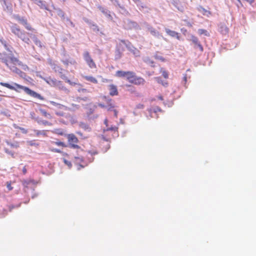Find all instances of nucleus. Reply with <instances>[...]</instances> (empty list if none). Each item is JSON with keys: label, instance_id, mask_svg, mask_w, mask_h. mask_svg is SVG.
I'll list each match as a JSON object with an SVG mask.
<instances>
[{"label": "nucleus", "instance_id": "obj_12", "mask_svg": "<svg viewBox=\"0 0 256 256\" xmlns=\"http://www.w3.org/2000/svg\"><path fill=\"white\" fill-rule=\"evenodd\" d=\"M76 150V152L77 153L78 156H74V158L77 162H83L84 158L82 156V154L84 152V150L81 148L82 150H79L78 148H74Z\"/></svg>", "mask_w": 256, "mask_h": 256}, {"label": "nucleus", "instance_id": "obj_16", "mask_svg": "<svg viewBox=\"0 0 256 256\" xmlns=\"http://www.w3.org/2000/svg\"><path fill=\"white\" fill-rule=\"evenodd\" d=\"M145 80H144L141 78V77H138L136 76L135 78L133 80L132 82V84H136V85H140V84H144Z\"/></svg>", "mask_w": 256, "mask_h": 256}, {"label": "nucleus", "instance_id": "obj_10", "mask_svg": "<svg viewBox=\"0 0 256 256\" xmlns=\"http://www.w3.org/2000/svg\"><path fill=\"white\" fill-rule=\"evenodd\" d=\"M18 20L24 26V28L28 30L31 32H34L36 30L28 22V21L26 19L24 18H20Z\"/></svg>", "mask_w": 256, "mask_h": 256}, {"label": "nucleus", "instance_id": "obj_36", "mask_svg": "<svg viewBox=\"0 0 256 256\" xmlns=\"http://www.w3.org/2000/svg\"><path fill=\"white\" fill-rule=\"evenodd\" d=\"M6 187L8 190H12L13 189V187L12 186L11 182H6Z\"/></svg>", "mask_w": 256, "mask_h": 256}, {"label": "nucleus", "instance_id": "obj_4", "mask_svg": "<svg viewBox=\"0 0 256 256\" xmlns=\"http://www.w3.org/2000/svg\"><path fill=\"white\" fill-rule=\"evenodd\" d=\"M50 103L55 106V108L54 109V113L57 116L66 118L70 117V114H67L66 112V111L69 110V108L66 106L54 101H50Z\"/></svg>", "mask_w": 256, "mask_h": 256}, {"label": "nucleus", "instance_id": "obj_42", "mask_svg": "<svg viewBox=\"0 0 256 256\" xmlns=\"http://www.w3.org/2000/svg\"><path fill=\"white\" fill-rule=\"evenodd\" d=\"M66 82H68V84H70V85H74V84H75L74 83L72 82L70 80H68V78H67L66 80Z\"/></svg>", "mask_w": 256, "mask_h": 256}, {"label": "nucleus", "instance_id": "obj_46", "mask_svg": "<svg viewBox=\"0 0 256 256\" xmlns=\"http://www.w3.org/2000/svg\"><path fill=\"white\" fill-rule=\"evenodd\" d=\"M104 124L106 126V127L108 126V120L106 118L104 120Z\"/></svg>", "mask_w": 256, "mask_h": 256}, {"label": "nucleus", "instance_id": "obj_44", "mask_svg": "<svg viewBox=\"0 0 256 256\" xmlns=\"http://www.w3.org/2000/svg\"><path fill=\"white\" fill-rule=\"evenodd\" d=\"M72 106L76 109H78L80 108V106L78 105L74 104H72Z\"/></svg>", "mask_w": 256, "mask_h": 256}, {"label": "nucleus", "instance_id": "obj_61", "mask_svg": "<svg viewBox=\"0 0 256 256\" xmlns=\"http://www.w3.org/2000/svg\"><path fill=\"white\" fill-rule=\"evenodd\" d=\"M238 1H239L240 0H238Z\"/></svg>", "mask_w": 256, "mask_h": 256}, {"label": "nucleus", "instance_id": "obj_48", "mask_svg": "<svg viewBox=\"0 0 256 256\" xmlns=\"http://www.w3.org/2000/svg\"><path fill=\"white\" fill-rule=\"evenodd\" d=\"M88 152L90 153L92 155H95V154H98V152H96V151H94V152Z\"/></svg>", "mask_w": 256, "mask_h": 256}, {"label": "nucleus", "instance_id": "obj_24", "mask_svg": "<svg viewBox=\"0 0 256 256\" xmlns=\"http://www.w3.org/2000/svg\"><path fill=\"white\" fill-rule=\"evenodd\" d=\"M8 56L7 54L5 52L0 53V60H2V62L5 63L6 61L8 60Z\"/></svg>", "mask_w": 256, "mask_h": 256}, {"label": "nucleus", "instance_id": "obj_7", "mask_svg": "<svg viewBox=\"0 0 256 256\" xmlns=\"http://www.w3.org/2000/svg\"><path fill=\"white\" fill-rule=\"evenodd\" d=\"M120 42L125 44L128 49L133 54L136 56H140V52L136 48L133 46L132 44L128 41L125 40H121Z\"/></svg>", "mask_w": 256, "mask_h": 256}, {"label": "nucleus", "instance_id": "obj_9", "mask_svg": "<svg viewBox=\"0 0 256 256\" xmlns=\"http://www.w3.org/2000/svg\"><path fill=\"white\" fill-rule=\"evenodd\" d=\"M50 64L52 66H53L52 68L56 72L58 71L59 72V73L60 74V77L61 78L64 80H66L68 78L67 76L65 74H62V71H63L64 70L61 67L57 66L54 64H52V63H50Z\"/></svg>", "mask_w": 256, "mask_h": 256}, {"label": "nucleus", "instance_id": "obj_52", "mask_svg": "<svg viewBox=\"0 0 256 256\" xmlns=\"http://www.w3.org/2000/svg\"><path fill=\"white\" fill-rule=\"evenodd\" d=\"M82 92H87V90L86 89V88H82V90H81Z\"/></svg>", "mask_w": 256, "mask_h": 256}, {"label": "nucleus", "instance_id": "obj_53", "mask_svg": "<svg viewBox=\"0 0 256 256\" xmlns=\"http://www.w3.org/2000/svg\"><path fill=\"white\" fill-rule=\"evenodd\" d=\"M58 134L62 136L64 134V133L62 132H60L58 133Z\"/></svg>", "mask_w": 256, "mask_h": 256}, {"label": "nucleus", "instance_id": "obj_33", "mask_svg": "<svg viewBox=\"0 0 256 256\" xmlns=\"http://www.w3.org/2000/svg\"><path fill=\"white\" fill-rule=\"evenodd\" d=\"M40 122L44 126H52V124L46 120H42L40 121Z\"/></svg>", "mask_w": 256, "mask_h": 256}, {"label": "nucleus", "instance_id": "obj_31", "mask_svg": "<svg viewBox=\"0 0 256 256\" xmlns=\"http://www.w3.org/2000/svg\"><path fill=\"white\" fill-rule=\"evenodd\" d=\"M34 132L38 136L40 135L46 136V132L45 130H35Z\"/></svg>", "mask_w": 256, "mask_h": 256}, {"label": "nucleus", "instance_id": "obj_17", "mask_svg": "<svg viewBox=\"0 0 256 256\" xmlns=\"http://www.w3.org/2000/svg\"><path fill=\"white\" fill-rule=\"evenodd\" d=\"M0 1L3 2V4L4 8V10L8 12H12V5L11 3L8 2V0H0Z\"/></svg>", "mask_w": 256, "mask_h": 256}, {"label": "nucleus", "instance_id": "obj_45", "mask_svg": "<svg viewBox=\"0 0 256 256\" xmlns=\"http://www.w3.org/2000/svg\"><path fill=\"white\" fill-rule=\"evenodd\" d=\"M184 81L185 82V83L187 82V76L186 74H185L183 78Z\"/></svg>", "mask_w": 256, "mask_h": 256}, {"label": "nucleus", "instance_id": "obj_49", "mask_svg": "<svg viewBox=\"0 0 256 256\" xmlns=\"http://www.w3.org/2000/svg\"><path fill=\"white\" fill-rule=\"evenodd\" d=\"M22 172H23L24 174H26V167L23 168Z\"/></svg>", "mask_w": 256, "mask_h": 256}, {"label": "nucleus", "instance_id": "obj_26", "mask_svg": "<svg viewBox=\"0 0 256 256\" xmlns=\"http://www.w3.org/2000/svg\"><path fill=\"white\" fill-rule=\"evenodd\" d=\"M148 29L150 34L152 36H156L160 35V32L158 31H157L154 28L151 27L150 28Z\"/></svg>", "mask_w": 256, "mask_h": 256}, {"label": "nucleus", "instance_id": "obj_13", "mask_svg": "<svg viewBox=\"0 0 256 256\" xmlns=\"http://www.w3.org/2000/svg\"><path fill=\"white\" fill-rule=\"evenodd\" d=\"M192 41L195 44L196 46L198 48L201 52H202L204 50L203 47L202 45L200 44V42H199L198 38L194 36H192Z\"/></svg>", "mask_w": 256, "mask_h": 256}, {"label": "nucleus", "instance_id": "obj_54", "mask_svg": "<svg viewBox=\"0 0 256 256\" xmlns=\"http://www.w3.org/2000/svg\"><path fill=\"white\" fill-rule=\"evenodd\" d=\"M86 165H82V164H80L79 166L80 167V168H84L85 166Z\"/></svg>", "mask_w": 256, "mask_h": 256}, {"label": "nucleus", "instance_id": "obj_15", "mask_svg": "<svg viewBox=\"0 0 256 256\" xmlns=\"http://www.w3.org/2000/svg\"><path fill=\"white\" fill-rule=\"evenodd\" d=\"M110 94L112 96L118 95V91L117 87L114 84H110L109 86Z\"/></svg>", "mask_w": 256, "mask_h": 256}, {"label": "nucleus", "instance_id": "obj_37", "mask_svg": "<svg viewBox=\"0 0 256 256\" xmlns=\"http://www.w3.org/2000/svg\"><path fill=\"white\" fill-rule=\"evenodd\" d=\"M50 151L54 152L62 153V152L60 149L52 148L50 149Z\"/></svg>", "mask_w": 256, "mask_h": 256}, {"label": "nucleus", "instance_id": "obj_38", "mask_svg": "<svg viewBox=\"0 0 256 256\" xmlns=\"http://www.w3.org/2000/svg\"><path fill=\"white\" fill-rule=\"evenodd\" d=\"M64 163L66 164L69 168H70L72 166V163L64 159Z\"/></svg>", "mask_w": 256, "mask_h": 256}, {"label": "nucleus", "instance_id": "obj_39", "mask_svg": "<svg viewBox=\"0 0 256 256\" xmlns=\"http://www.w3.org/2000/svg\"><path fill=\"white\" fill-rule=\"evenodd\" d=\"M162 76L166 78H168V73L166 71H163L162 72Z\"/></svg>", "mask_w": 256, "mask_h": 256}, {"label": "nucleus", "instance_id": "obj_6", "mask_svg": "<svg viewBox=\"0 0 256 256\" xmlns=\"http://www.w3.org/2000/svg\"><path fill=\"white\" fill-rule=\"evenodd\" d=\"M66 136L70 148H78L79 150H82L81 147L78 144L79 140L74 134H67Z\"/></svg>", "mask_w": 256, "mask_h": 256}, {"label": "nucleus", "instance_id": "obj_56", "mask_svg": "<svg viewBox=\"0 0 256 256\" xmlns=\"http://www.w3.org/2000/svg\"><path fill=\"white\" fill-rule=\"evenodd\" d=\"M158 98L160 100H163L162 97V96H159Z\"/></svg>", "mask_w": 256, "mask_h": 256}, {"label": "nucleus", "instance_id": "obj_59", "mask_svg": "<svg viewBox=\"0 0 256 256\" xmlns=\"http://www.w3.org/2000/svg\"><path fill=\"white\" fill-rule=\"evenodd\" d=\"M82 100H86V98H82Z\"/></svg>", "mask_w": 256, "mask_h": 256}, {"label": "nucleus", "instance_id": "obj_19", "mask_svg": "<svg viewBox=\"0 0 256 256\" xmlns=\"http://www.w3.org/2000/svg\"><path fill=\"white\" fill-rule=\"evenodd\" d=\"M136 76V74L134 72L131 71H128V74L126 76V80L132 83Z\"/></svg>", "mask_w": 256, "mask_h": 256}, {"label": "nucleus", "instance_id": "obj_8", "mask_svg": "<svg viewBox=\"0 0 256 256\" xmlns=\"http://www.w3.org/2000/svg\"><path fill=\"white\" fill-rule=\"evenodd\" d=\"M84 58L87 64L90 68H96V64L91 58L88 52L86 51L84 53Z\"/></svg>", "mask_w": 256, "mask_h": 256}, {"label": "nucleus", "instance_id": "obj_43", "mask_svg": "<svg viewBox=\"0 0 256 256\" xmlns=\"http://www.w3.org/2000/svg\"><path fill=\"white\" fill-rule=\"evenodd\" d=\"M28 143L29 144V145L32 146L35 145L34 140L28 141Z\"/></svg>", "mask_w": 256, "mask_h": 256}, {"label": "nucleus", "instance_id": "obj_18", "mask_svg": "<svg viewBox=\"0 0 256 256\" xmlns=\"http://www.w3.org/2000/svg\"><path fill=\"white\" fill-rule=\"evenodd\" d=\"M41 114L46 118L52 120L53 118L52 116L49 112H48L45 110L40 109Z\"/></svg>", "mask_w": 256, "mask_h": 256}, {"label": "nucleus", "instance_id": "obj_60", "mask_svg": "<svg viewBox=\"0 0 256 256\" xmlns=\"http://www.w3.org/2000/svg\"><path fill=\"white\" fill-rule=\"evenodd\" d=\"M78 1H80V0H78Z\"/></svg>", "mask_w": 256, "mask_h": 256}, {"label": "nucleus", "instance_id": "obj_5", "mask_svg": "<svg viewBox=\"0 0 256 256\" xmlns=\"http://www.w3.org/2000/svg\"><path fill=\"white\" fill-rule=\"evenodd\" d=\"M102 99L105 102L106 104L104 103L98 102V106L102 108H105L108 111H113L114 116L117 118L118 115V111L114 108L115 106L112 102V100L106 96H102Z\"/></svg>", "mask_w": 256, "mask_h": 256}, {"label": "nucleus", "instance_id": "obj_47", "mask_svg": "<svg viewBox=\"0 0 256 256\" xmlns=\"http://www.w3.org/2000/svg\"><path fill=\"white\" fill-rule=\"evenodd\" d=\"M158 82H160V83H162V84L164 86H166L168 85V83H167V82H162V81H160H160H159V80H158Z\"/></svg>", "mask_w": 256, "mask_h": 256}, {"label": "nucleus", "instance_id": "obj_35", "mask_svg": "<svg viewBox=\"0 0 256 256\" xmlns=\"http://www.w3.org/2000/svg\"><path fill=\"white\" fill-rule=\"evenodd\" d=\"M14 127L16 128L20 129L22 131V132L24 134H26L28 132V130L26 129H25L24 128L19 127L18 126H16L15 124L14 125Z\"/></svg>", "mask_w": 256, "mask_h": 256}, {"label": "nucleus", "instance_id": "obj_20", "mask_svg": "<svg viewBox=\"0 0 256 256\" xmlns=\"http://www.w3.org/2000/svg\"><path fill=\"white\" fill-rule=\"evenodd\" d=\"M84 80L90 82L93 84H98V80L94 76H84Z\"/></svg>", "mask_w": 256, "mask_h": 256}, {"label": "nucleus", "instance_id": "obj_2", "mask_svg": "<svg viewBox=\"0 0 256 256\" xmlns=\"http://www.w3.org/2000/svg\"><path fill=\"white\" fill-rule=\"evenodd\" d=\"M0 85L11 90H14L16 92H18V90H22L26 92V94L30 95L31 96L37 98L40 100H44V98L40 94L30 90L28 87L22 86L14 82L13 86H12L8 83L0 82Z\"/></svg>", "mask_w": 256, "mask_h": 256}, {"label": "nucleus", "instance_id": "obj_28", "mask_svg": "<svg viewBox=\"0 0 256 256\" xmlns=\"http://www.w3.org/2000/svg\"><path fill=\"white\" fill-rule=\"evenodd\" d=\"M106 131L110 130V131H112V132H118V127H117L116 126H108V127H106Z\"/></svg>", "mask_w": 256, "mask_h": 256}, {"label": "nucleus", "instance_id": "obj_51", "mask_svg": "<svg viewBox=\"0 0 256 256\" xmlns=\"http://www.w3.org/2000/svg\"><path fill=\"white\" fill-rule=\"evenodd\" d=\"M118 52V57L116 58H119L121 57L120 53V52Z\"/></svg>", "mask_w": 256, "mask_h": 256}, {"label": "nucleus", "instance_id": "obj_50", "mask_svg": "<svg viewBox=\"0 0 256 256\" xmlns=\"http://www.w3.org/2000/svg\"><path fill=\"white\" fill-rule=\"evenodd\" d=\"M28 184H29V182H26V181H24V182H23V184H24V186H26V185Z\"/></svg>", "mask_w": 256, "mask_h": 256}, {"label": "nucleus", "instance_id": "obj_23", "mask_svg": "<svg viewBox=\"0 0 256 256\" xmlns=\"http://www.w3.org/2000/svg\"><path fill=\"white\" fill-rule=\"evenodd\" d=\"M62 62L66 66H68L69 64L74 65L76 64V62L74 60H62Z\"/></svg>", "mask_w": 256, "mask_h": 256}, {"label": "nucleus", "instance_id": "obj_22", "mask_svg": "<svg viewBox=\"0 0 256 256\" xmlns=\"http://www.w3.org/2000/svg\"><path fill=\"white\" fill-rule=\"evenodd\" d=\"M128 71L118 70L116 72V76L119 78H124L126 76Z\"/></svg>", "mask_w": 256, "mask_h": 256}, {"label": "nucleus", "instance_id": "obj_25", "mask_svg": "<svg viewBox=\"0 0 256 256\" xmlns=\"http://www.w3.org/2000/svg\"><path fill=\"white\" fill-rule=\"evenodd\" d=\"M198 10L201 12L204 15L208 16L211 14L210 12L207 10L202 7H200L198 8Z\"/></svg>", "mask_w": 256, "mask_h": 256}, {"label": "nucleus", "instance_id": "obj_14", "mask_svg": "<svg viewBox=\"0 0 256 256\" xmlns=\"http://www.w3.org/2000/svg\"><path fill=\"white\" fill-rule=\"evenodd\" d=\"M166 33L170 36L174 38H176L178 40L180 39L179 34L175 31L172 30L168 28L165 29Z\"/></svg>", "mask_w": 256, "mask_h": 256}, {"label": "nucleus", "instance_id": "obj_55", "mask_svg": "<svg viewBox=\"0 0 256 256\" xmlns=\"http://www.w3.org/2000/svg\"><path fill=\"white\" fill-rule=\"evenodd\" d=\"M138 108H144V106L142 104H141L140 106H138Z\"/></svg>", "mask_w": 256, "mask_h": 256}, {"label": "nucleus", "instance_id": "obj_40", "mask_svg": "<svg viewBox=\"0 0 256 256\" xmlns=\"http://www.w3.org/2000/svg\"><path fill=\"white\" fill-rule=\"evenodd\" d=\"M5 152L6 153L9 154H10L12 157H14V153L10 152L8 150V149H5Z\"/></svg>", "mask_w": 256, "mask_h": 256}, {"label": "nucleus", "instance_id": "obj_32", "mask_svg": "<svg viewBox=\"0 0 256 256\" xmlns=\"http://www.w3.org/2000/svg\"><path fill=\"white\" fill-rule=\"evenodd\" d=\"M2 44L4 45L5 49L8 51L10 52V48L6 44V42L4 40H0Z\"/></svg>", "mask_w": 256, "mask_h": 256}, {"label": "nucleus", "instance_id": "obj_58", "mask_svg": "<svg viewBox=\"0 0 256 256\" xmlns=\"http://www.w3.org/2000/svg\"><path fill=\"white\" fill-rule=\"evenodd\" d=\"M76 134H79V135L82 136V134L80 132H76Z\"/></svg>", "mask_w": 256, "mask_h": 256}, {"label": "nucleus", "instance_id": "obj_41", "mask_svg": "<svg viewBox=\"0 0 256 256\" xmlns=\"http://www.w3.org/2000/svg\"><path fill=\"white\" fill-rule=\"evenodd\" d=\"M155 58H156V59H159L160 60H161L162 61H164V58L162 57V56H155Z\"/></svg>", "mask_w": 256, "mask_h": 256}, {"label": "nucleus", "instance_id": "obj_29", "mask_svg": "<svg viewBox=\"0 0 256 256\" xmlns=\"http://www.w3.org/2000/svg\"><path fill=\"white\" fill-rule=\"evenodd\" d=\"M54 143L56 146H62V147H64V148H66L67 146L66 144L62 142L56 141V142H54Z\"/></svg>", "mask_w": 256, "mask_h": 256}, {"label": "nucleus", "instance_id": "obj_1", "mask_svg": "<svg viewBox=\"0 0 256 256\" xmlns=\"http://www.w3.org/2000/svg\"><path fill=\"white\" fill-rule=\"evenodd\" d=\"M10 28L12 32L24 43L30 44L31 43L30 40L31 38L36 46L40 48L42 46V42L35 34L25 32L22 30L17 24H12Z\"/></svg>", "mask_w": 256, "mask_h": 256}, {"label": "nucleus", "instance_id": "obj_3", "mask_svg": "<svg viewBox=\"0 0 256 256\" xmlns=\"http://www.w3.org/2000/svg\"><path fill=\"white\" fill-rule=\"evenodd\" d=\"M4 64L14 72L20 74L22 71L17 68L16 66H23L22 62L14 56L8 57Z\"/></svg>", "mask_w": 256, "mask_h": 256}, {"label": "nucleus", "instance_id": "obj_11", "mask_svg": "<svg viewBox=\"0 0 256 256\" xmlns=\"http://www.w3.org/2000/svg\"><path fill=\"white\" fill-rule=\"evenodd\" d=\"M46 82L51 86H59L60 88V86L62 85V82L57 80L56 79L49 78L48 80H46Z\"/></svg>", "mask_w": 256, "mask_h": 256}, {"label": "nucleus", "instance_id": "obj_27", "mask_svg": "<svg viewBox=\"0 0 256 256\" xmlns=\"http://www.w3.org/2000/svg\"><path fill=\"white\" fill-rule=\"evenodd\" d=\"M198 34L200 35L204 34L206 36H210V34L208 32V31L206 30H204V29H199L198 30Z\"/></svg>", "mask_w": 256, "mask_h": 256}, {"label": "nucleus", "instance_id": "obj_21", "mask_svg": "<svg viewBox=\"0 0 256 256\" xmlns=\"http://www.w3.org/2000/svg\"><path fill=\"white\" fill-rule=\"evenodd\" d=\"M36 4L38 6L40 7V8L42 9H44L48 10H49L48 6L46 4L45 2L43 1L38 0V1L36 2Z\"/></svg>", "mask_w": 256, "mask_h": 256}, {"label": "nucleus", "instance_id": "obj_57", "mask_svg": "<svg viewBox=\"0 0 256 256\" xmlns=\"http://www.w3.org/2000/svg\"><path fill=\"white\" fill-rule=\"evenodd\" d=\"M134 2H140V0H134Z\"/></svg>", "mask_w": 256, "mask_h": 256}, {"label": "nucleus", "instance_id": "obj_30", "mask_svg": "<svg viewBox=\"0 0 256 256\" xmlns=\"http://www.w3.org/2000/svg\"><path fill=\"white\" fill-rule=\"evenodd\" d=\"M20 206V204L17 205H10L8 206V209L9 212H12L14 208H18Z\"/></svg>", "mask_w": 256, "mask_h": 256}, {"label": "nucleus", "instance_id": "obj_34", "mask_svg": "<svg viewBox=\"0 0 256 256\" xmlns=\"http://www.w3.org/2000/svg\"><path fill=\"white\" fill-rule=\"evenodd\" d=\"M8 144L12 148H17L19 147V144L18 142H16L14 143L8 142Z\"/></svg>", "mask_w": 256, "mask_h": 256}]
</instances>
